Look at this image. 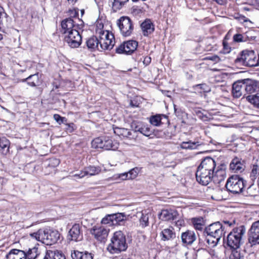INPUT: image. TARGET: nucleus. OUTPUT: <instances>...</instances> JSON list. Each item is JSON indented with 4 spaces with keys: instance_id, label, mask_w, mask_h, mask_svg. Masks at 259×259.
Masks as SVG:
<instances>
[{
    "instance_id": "nucleus-1",
    "label": "nucleus",
    "mask_w": 259,
    "mask_h": 259,
    "mask_svg": "<svg viewBox=\"0 0 259 259\" xmlns=\"http://www.w3.org/2000/svg\"><path fill=\"white\" fill-rule=\"evenodd\" d=\"M225 226L220 222H217L205 227L203 234L207 243L212 246H216L222 236L226 232Z\"/></svg>"
},
{
    "instance_id": "nucleus-2",
    "label": "nucleus",
    "mask_w": 259,
    "mask_h": 259,
    "mask_svg": "<svg viewBox=\"0 0 259 259\" xmlns=\"http://www.w3.org/2000/svg\"><path fill=\"white\" fill-rule=\"evenodd\" d=\"M127 246L125 235L119 231L113 234L107 249L112 254L119 253L125 251Z\"/></svg>"
},
{
    "instance_id": "nucleus-3",
    "label": "nucleus",
    "mask_w": 259,
    "mask_h": 259,
    "mask_svg": "<svg viewBox=\"0 0 259 259\" xmlns=\"http://www.w3.org/2000/svg\"><path fill=\"white\" fill-rule=\"evenodd\" d=\"M32 238L41 242L47 245L56 243L60 238V233L57 230L46 229L39 230L37 232L30 234Z\"/></svg>"
},
{
    "instance_id": "nucleus-4",
    "label": "nucleus",
    "mask_w": 259,
    "mask_h": 259,
    "mask_svg": "<svg viewBox=\"0 0 259 259\" xmlns=\"http://www.w3.org/2000/svg\"><path fill=\"white\" fill-rule=\"evenodd\" d=\"M246 232L244 226L234 228L228 235L227 244L232 249H238L244 242L243 237Z\"/></svg>"
},
{
    "instance_id": "nucleus-5",
    "label": "nucleus",
    "mask_w": 259,
    "mask_h": 259,
    "mask_svg": "<svg viewBox=\"0 0 259 259\" xmlns=\"http://www.w3.org/2000/svg\"><path fill=\"white\" fill-rule=\"evenodd\" d=\"M235 63L249 67L258 65L259 58L253 51H243L235 60Z\"/></svg>"
},
{
    "instance_id": "nucleus-6",
    "label": "nucleus",
    "mask_w": 259,
    "mask_h": 259,
    "mask_svg": "<svg viewBox=\"0 0 259 259\" xmlns=\"http://www.w3.org/2000/svg\"><path fill=\"white\" fill-rule=\"evenodd\" d=\"M93 148H100L105 150H115L118 147V143L113 141L109 137H100L94 139L92 142Z\"/></svg>"
},
{
    "instance_id": "nucleus-7",
    "label": "nucleus",
    "mask_w": 259,
    "mask_h": 259,
    "mask_svg": "<svg viewBox=\"0 0 259 259\" xmlns=\"http://www.w3.org/2000/svg\"><path fill=\"white\" fill-rule=\"evenodd\" d=\"M99 36V49L98 51L111 50L114 46V36L112 33L108 31L101 30Z\"/></svg>"
},
{
    "instance_id": "nucleus-8",
    "label": "nucleus",
    "mask_w": 259,
    "mask_h": 259,
    "mask_svg": "<svg viewBox=\"0 0 259 259\" xmlns=\"http://www.w3.org/2000/svg\"><path fill=\"white\" fill-rule=\"evenodd\" d=\"M225 186L229 192L233 194L239 193L244 187L243 180L237 175L232 176L228 179Z\"/></svg>"
},
{
    "instance_id": "nucleus-9",
    "label": "nucleus",
    "mask_w": 259,
    "mask_h": 259,
    "mask_svg": "<svg viewBox=\"0 0 259 259\" xmlns=\"http://www.w3.org/2000/svg\"><path fill=\"white\" fill-rule=\"evenodd\" d=\"M120 33L123 36H129L133 32L134 26L132 20L126 16L121 17L117 21Z\"/></svg>"
},
{
    "instance_id": "nucleus-10",
    "label": "nucleus",
    "mask_w": 259,
    "mask_h": 259,
    "mask_svg": "<svg viewBox=\"0 0 259 259\" xmlns=\"http://www.w3.org/2000/svg\"><path fill=\"white\" fill-rule=\"evenodd\" d=\"M65 41L72 48L78 47L81 43V36L77 30L74 29L64 36Z\"/></svg>"
},
{
    "instance_id": "nucleus-11",
    "label": "nucleus",
    "mask_w": 259,
    "mask_h": 259,
    "mask_svg": "<svg viewBox=\"0 0 259 259\" xmlns=\"http://www.w3.org/2000/svg\"><path fill=\"white\" fill-rule=\"evenodd\" d=\"M138 46V43L134 40H130L124 41L118 46L115 52L117 54H124L129 55L134 52Z\"/></svg>"
},
{
    "instance_id": "nucleus-12",
    "label": "nucleus",
    "mask_w": 259,
    "mask_h": 259,
    "mask_svg": "<svg viewBox=\"0 0 259 259\" xmlns=\"http://www.w3.org/2000/svg\"><path fill=\"white\" fill-rule=\"evenodd\" d=\"M248 242L251 246L259 244V220L253 223L249 230Z\"/></svg>"
},
{
    "instance_id": "nucleus-13",
    "label": "nucleus",
    "mask_w": 259,
    "mask_h": 259,
    "mask_svg": "<svg viewBox=\"0 0 259 259\" xmlns=\"http://www.w3.org/2000/svg\"><path fill=\"white\" fill-rule=\"evenodd\" d=\"M213 174L208 171H204L201 168H197L196 172V178L197 181L202 184L206 186L208 185L211 181Z\"/></svg>"
},
{
    "instance_id": "nucleus-14",
    "label": "nucleus",
    "mask_w": 259,
    "mask_h": 259,
    "mask_svg": "<svg viewBox=\"0 0 259 259\" xmlns=\"http://www.w3.org/2000/svg\"><path fill=\"white\" fill-rule=\"evenodd\" d=\"M245 164L244 160L242 158L235 157L230 163V169L233 172L241 173L245 168Z\"/></svg>"
},
{
    "instance_id": "nucleus-15",
    "label": "nucleus",
    "mask_w": 259,
    "mask_h": 259,
    "mask_svg": "<svg viewBox=\"0 0 259 259\" xmlns=\"http://www.w3.org/2000/svg\"><path fill=\"white\" fill-rule=\"evenodd\" d=\"M216 165L217 164L214 159L210 157H207L201 161L198 168L213 174L214 170L215 169Z\"/></svg>"
},
{
    "instance_id": "nucleus-16",
    "label": "nucleus",
    "mask_w": 259,
    "mask_h": 259,
    "mask_svg": "<svg viewBox=\"0 0 259 259\" xmlns=\"http://www.w3.org/2000/svg\"><path fill=\"white\" fill-rule=\"evenodd\" d=\"M109 230L103 226H95L91 229L90 232L97 240L101 241L107 237Z\"/></svg>"
},
{
    "instance_id": "nucleus-17",
    "label": "nucleus",
    "mask_w": 259,
    "mask_h": 259,
    "mask_svg": "<svg viewBox=\"0 0 259 259\" xmlns=\"http://www.w3.org/2000/svg\"><path fill=\"white\" fill-rule=\"evenodd\" d=\"M78 28V26L74 24V22L72 18H66L61 22V32L65 35Z\"/></svg>"
},
{
    "instance_id": "nucleus-18",
    "label": "nucleus",
    "mask_w": 259,
    "mask_h": 259,
    "mask_svg": "<svg viewBox=\"0 0 259 259\" xmlns=\"http://www.w3.org/2000/svg\"><path fill=\"white\" fill-rule=\"evenodd\" d=\"M179 213L175 209H163L159 214V219L163 221H170L176 220Z\"/></svg>"
},
{
    "instance_id": "nucleus-19",
    "label": "nucleus",
    "mask_w": 259,
    "mask_h": 259,
    "mask_svg": "<svg viewBox=\"0 0 259 259\" xmlns=\"http://www.w3.org/2000/svg\"><path fill=\"white\" fill-rule=\"evenodd\" d=\"M244 88L248 94H252L259 91V82L256 80L246 78L243 79Z\"/></svg>"
},
{
    "instance_id": "nucleus-20",
    "label": "nucleus",
    "mask_w": 259,
    "mask_h": 259,
    "mask_svg": "<svg viewBox=\"0 0 259 259\" xmlns=\"http://www.w3.org/2000/svg\"><path fill=\"white\" fill-rule=\"evenodd\" d=\"M226 177V171L223 165L216 166L214 170L212 181L215 184H220L223 181Z\"/></svg>"
},
{
    "instance_id": "nucleus-21",
    "label": "nucleus",
    "mask_w": 259,
    "mask_h": 259,
    "mask_svg": "<svg viewBox=\"0 0 259 259\" xmlns=\"http://www.w3.org/2000/svg\"><path fill=\"white\" fill-rule=\"evenodd\" d=\"M69 239L74 241L82 240V235L80 232V227L79 224H74L69 231Z\"/></svg>"
},
{
    "instance_id": "nucleus-22",
    "label": "nucleus",
    "mask_w": 259,
    "mask_h": 259,
    "mask_svg": "<svg viewBox=\"0 0 259 259\" xmlns=\"http://www.w3.org/2000/svg\"><path fill=\"white\" fill-rule=\"evenodd\" d=\"M142 33L145 36H148L154 31V25L150 19H146L141 24Z\"/></svg>"
},
{
    "instance_id": "nucleus-23",
    "label": "nucleus",
    "mask_w": 259,
    "mask_h": 259,
    "mask_svg": "<svg viewBox=\"0 0 259 259\" xmlns=\"http://www.w3.org/2000/svg\"><path fill=\"white\" fill-rule=\"evenodd\" d=\"M244 82L243 79L235 82L232 85V94L233 97L240 98L243 94Z\"/></svg>"
},
{
    "instance_id": "nucleus-24",
    "label": "nucleus",
    "mask_w": 259,
    "mask_h": 259,
    "mask_svg": "<svg viewBox=\"0 0 259 259\" xmlns=\"http://www.w3.org/2000/svg\"><path fill=\"white\" fill-rule=\"evenodd\" d=\"M183 243L188 245L192 244L196 239V236L193 231L187 230L181 234Z\"/></svg>"
},
{
    "instance_id": "nucleus-25",
    "label": "nucleus",
    "mask_w": 259,
    "mask_h": 259,
    "mask_svg": "<svg viewBox=\"0 0 259 259\" xmlns=\"http://www.w3.org/2000/svg\"><path fill=\"white\" fill-rule=\"evenodd\" d=\"M6 259H26L25 251L13 249L6 255Z\"/></svg>"
},
{
    "instance_id": "nucleus-26",
    "label": "nucleus",
    "mask_w": 259,
    "mask_h": 259,
    "mask_svg": "<svg viewBox=\"0 0 259 259\" xmlns=\"http://www.w3.org/2000/svg\"><path fill=\"white\" fill-rule=\"evenodd\" d=\"M99 37L93 36L87 40L86 44L88 49L91 51H98V49H99Z\"/></svg>"
},
{
    "instance_id": "nucleus-27",
    "label": "nucleus",
    "mask_w": 259,
    "mask_h": 259,
    "mask_svg": "<svg viewBox=\"0 0 259 259\" xmlns=\"http://www.w3.org/2000/svg\"><path fill=\"white\" fill-rule=\"evenodd\" d=\"M161 240L163 241L169 240L176 237V234L172 227L164 229L160 233Z\"/></svg>"
},
{
    "instance_id": "nucleus-28",
    "label": "nucleus",
    "mask_w": 259,
    "mask_h": 259,
    "mask_svg": "<svg viewBox=\"0 0 259 259\" xmlns=\"http://www.w3.org/2000/svg\"><path fill=\"white\" fill-rule=\"evenodd\" d=\"M248 32L245 33L244 34L237 33L234 35L233 37V41L237 43L245 42L250 40H254L255 39L254 36H249L248 34Z\"/></svg>"
},
{
    "instance_id": "nucleus-29",
    "label": "nucleus",
    "mask_w": 259,
    "mask_h": 259,
    "mask_svg": "<svg viewBox=\"0 0 259 259\" xmlns=\"http://www.w3.org/2000/svg\"><path fill=\"white\" fill-rule=\"evenodd\" d=\"M132 127L134 128V130L135 132H138L146 137L150 136L153 133L152 130L147 125L140 126V125H136L135 127L132 125Z\"/></svg>"
},
{
    "instance_id": "nucleus-30",
    "label": "nucleus",
    "mask_w": 259,
    "mask_h": 259,
    "mask_svg": "<svg viewBox=\"0 0 259 259\" xmlns=\"http://www.w3.org/2000/svg\"><path fill=\"white\" fill-rule=\"evenodd\" d=\"M191 223L196 230L203 231L205 221L203 218L198 217L192 218Z\"/></svg>"
},
{
    "instance_id": "nucleus-31",
    "label": "nucleus",
    "mask_w": 259,
    "mask_h": 259,
    "mask_svg": "<svg viewBox=\"0 0 259 259\" xmlns=\"http://www.w3.org/2000/svg\"><path fill=\"white\" fill-rule=\"evenodd\" d=\"M72 259H93V256L91 253L87 251L80 252L78 250H74L71 253Z\"/></svg>"
},
{
    "instance_id": "nucleus-32",
    "label": "nucleus",
    "mask_w": 259,
    "mask_h": 259,
    "mask_svg": "<svg viewBox=\"0 0 259 259\" xmlns=\"http://www.w3.org/2000/svg\"><path fill=\"white\" fill-rule=\"evenodd\" d=\"M44 259H66L64 255L58 251H48Z\"/></svg>"
},
{
    "instance_id": "nucleus-33",
    "label": "nucleus",
    "mask_w": 259,
    "mask_h": 259,
    "mask_svg": "<svg viewBox=\"0 0 259 259\" xmlns=\"http://www.w3.org/2000/svg\"><path fill=\"white\" fill-rule=\"evenodd\" d=\"M201 145V144L198 141L192 142L189 140L187 142H183L181 144V147L184 149L193 150L197 149Z\"/></svg>"
},
{
    "instance_id": "nucleus-34",
    "label": "nucleus",
    "mask_w": 259,
    "mask_h": 259,
    "mask_svg": "<svg viewBox=\"0 0 259 259\" xmlns=\"http://www.w3.org/2000/svg\"><path fill=\"white\" fill-rule=\"evenodd\" d=\"M27 80V84L31 87H35L38 83L39 79L37 73L30 75L28 77L22 80L23 82Z\"/></svg>"
},
{
    "instance_id": "nucleus-35",
    "label": "nucleus",
    "mask_w": 259,
    "mask_h": 259,
    "mask_svg": "<svg viewBox=\"0 0 259 259\" xmlns=\"http://www.w3.org/2000/svg\"><path fill=\"white\" fill-rule=\"evenodd\" d=\"M25 254L26 259H35L39 255L38 248L36 247L29 248L28 250L25 251Z\"/></svg>"
},
{
    "instance_id": "nucleus-36",
    "label": "nucleus",
    "mask_w": 259,
    "mask_h": 259,
    "mask_svg": "<svg viewBox=\"0 0 259 259\" xmlns=\"http://www.w3.org/2000/svg\"><path fill=\"white\" fill-rule=\"evenodd\" d=\"M101 168L99 166L90 165L84 168V174L86 175L94 176L99 174L101 171Z\"/></svg>"
},
{
    "instance_id": "nucleus-37",
    "label": "nucleus",
    "mask_w": 259,
    "mask_h": 259,
    "mask_svg": "<svg viewBox=\"0 0 259 259\" xmlns=\"http://www.w3.org/2000/svg\"><path fill=\"white\" fill-rule=\"evenodd\" d=\"M10 142L5 137L0 138V147L2 150V153L6 154L9 151Z\"/></svg>"
},
{
    "instance_id": "nucleus-38",
    "label": "nucleus",
    "mask_w": 259,
    "mask_h": 259,
    "mask_svg": "<svg viewBox=\"0 0 259 259\" xmlns=\"http://www.w3.org/2000/svg\"><path fill=\"white\" fill-rule=\"evenodd\" d=\"M128 0H114L112 9L114 11L120 10Z\"/></svg>"
},
{
    "instance_id": "nucleus-39",
    "label": "nucleus",
    "mask_w": 259,
    "mask_h": 259,
    "mask_svg": "<svg viewBox=\"0 0 259 259\" xmlns=\"http://www.w3.org/2000/svg\"><path fill=\"white\" fill-rule=\"evenodd\" d=\"M112 220L113 223L112 224L116 225L119 224V223L124 220V215L121 213L112 214Z\"/></svg>"
},
{
    "instance_id": "nucleus-40",
    "label": "nucleus",
    "mask_w": 259,
    "mask_h": 259,
    "mask_svg": "<svg viewBox=\"0 0 259 259\" xmlns=\"http://www.w3.org/2000/svg\"><path fill=\"white\" fill-rule=\"evenodd\" d=\"M115 134L117 133L118 135H121L125 137H129L131 135V133L127 129L124 128H116L114 130Z\"/></svg>"
},
{
    "instance_id": "nucleus-41",
    "label": "nucleus",
    "mask_w": 259,
    "mask_h": 259,
    "mask_svg": "<svg viewBox=\"0 0 259 259\" xmlns=\"http://www.w3.org/2000/svg\"><path fill=\"white\" fill-rule=\"evenodd\" d=\"M140 224L142 228H145L149 225V216L148 214L142 213L140 219Z\"/></svg>"
},
{
    "instance_id": "nucleus-42",
    "label": "nucleus",
    "mask_w": 259,
    "mask_h": 259,
    "mask_svg": "<svg viewBox=\"0 0 259 259\" xmlns=\"http://www.w3.org/2000/svg\"><path fill=\"white\" fill-rule=\"evenodd\" d=\"M248 100L252 104L259 108V94L252 96H248L247 97Z\"/></svg>"
},
{
    "instance_id": "nucleus-43",
    "label": "nucleus",
    "mask_w": 259,
    "mask_h": 259,
    "mask_svg": "<svg viewBox=\"0 0 259 259\" xmlns=\"http://www.w3.org/2000/svg\"><path fill=\"white\" fill-rule=\"evenodd\" d=\"M161 117L159 115L152 116L150 119V123L155 126H158L160 124Z\"/></svg>"
},
{
    "instance_id": "nucleus-44",
    "label": "nucleus",
    "mask_w": 259,
    "mask_h": 259,
    "mask_svg": "<svg viewBox=\"0 0 259 259\" xmlns=\"http://www.w3.org/2000/svg\"><path fill=\"white\" fill-rule=\"evenodd\" d=\"M230 259H243V255L237 249H233L230 255Z\"/></svg>"
},
{
    "instance_id": "nucleus-45",
    "label": "nucleus",
    "mask_w": 259,
    "mask_h": 259,
    "mask_svg": "<svg viewBox=\"0 0 259 259\" xmlns=\"http://www.w3.org/2000/svg\"><path fill=\"white\" fill-rule=\"evenodd\" d=\"M139 168L138 167H135L130 170L127 174L128 175V177L130 179H135L138 174H139Z\"/></svg>"
},
{
    "instance_id": "nucleus-46",
    "label": "nucleus",
    "mask_w": 259,
    "mask_h": 259,
    "mask_svg": "<svg viewBox=\"0 0 259 259\" xmlns=\"http://www.w3.org/2000/svg\"><path fill=\"white\" fill-rule=\"evenodd\" d=\"M112 223H113V222L111 214L106 215L105 217L103 218L101 221V223L102 224H108L109 226L114 225L113 224H112Z\"/></svg>"
},
{
    "instance_id": "nucleus-47",
    "label": "nucleus",
    "mask_w": 259,
    "mask_h": 259,
    "mask_svg": "<svg viewBox=\"0 0 259 259\" xmlns=\"http://www.w3.org/2000/svg\"><path fill=\"white\" fill-rule=\"evenodd\" d=\"M259 174V168H258L257 165H254L253 167L250 172V179L253 181L256 179V177L258 176Z\"/></svg>"
},
{
    "instance_id": "nucleus-48",
    "label": "nucleus",
    "mask_w": 259,
    "mask_h": 259,
    "mask_svg": "<svg viewBox=\"0 0 259 259\" xmlns=\"http://www.w3.org/2000/svg\"><path fill=\"white\" fill-rule=\"evenodd\" d=\"M222 191L220 189H218L215 190V193L211 196V198L216 200H221L223 199V196L221 195H219L222 193Z\"/></svg>"
},
{
    "instance_id": "nucleus-49",
    "label": "nucleus",
    "mask_w": 259,
    "mask_h": 259,
    "mask_svg": "<svg viewBox=\"0 0 259 259\" xmlns=\"http://www.w3.org/2000/svg\"><path fill=\"white\" fill-rule=\"evenodd\" d=\"M255 186L252 184L247 188V193L248 195L250 196H255L256 195L257 191L255 190Z\"/></svg>"
},
{
    "instance_id": "nucleus-50",
    "label": "nucleus",
    "mask_w": 259,
    "mask_h": 259,
    "mask_svg": "<svg viewBox=\"0 0 259 259\" xmlns=\"http://www.w3.org/2000/svg\"><path fill=\"white\" fill-rule=\"evenodd\" d=\"M54 119L59 124L64 123L67 121V119L65 117H61L60 115L57 114L54 115Z\"/></svg>"
},
{
    "instance_id": "nucleus-51",
    "label": "nucleus",
    "mask_w": 259,
    "mask_h": 259,
    "mask_svg": "<svg viewBox=\"0 0 259 259\" xmlns=\"http://www.w3.org/2000/svg\"><path fill=\"white\" fill-rule=\"evenodd\" d=\"M203 60H211L214 63H218L220 61V58L217 55H212L205 57Z\"/></svg>"
},
{
    "instance_id": "nucleus-52",
    "label": "nucleus",
    "mask_w": 259,
    "mask_h": 259,
    "mask_svg": "<svg viewBox=\"0 0 259 259\" xmlns=\"http://www.w3.org/2000/svg\"><path fill=\"white\" fill-rule=\"evenodd\" d=\"M65 131L68 133H72L75 129V126L74 123H66Z\"/></svg>"
},
{
    "instance_id": "nucleus-53",
    "label": "nucleus",
    "mask_w": 259,
    "mask_h": 259,
    "mask_svg": "<svg viewBox=\"0 0 259 259\" xmlns=\"http://www.w3.org/2000/svg\"><path fill=\"white\" fill-rule=\"evenodd\" d=\"M68 15L70 16L69 18H75L78 15V9H70L68 12Z\"/></svg>"
},
{
    "instance_id": "nucleus-54",
    "label": "nucleus",
    "mask_w": 259,
    "mask_h": 259,
    "mask_svg": "<svg viewBox=\"0 0 259 259\" xmlns=\"http://www.w3.org/2000/svg\"><path fill=\"white\" fill-rule=\"evenodd\" d=\"M197 87L199 89L203 90L204 92H208L210 91L208 86L204 83L197 84Z\"/></svg>"
},
{
    "instance_id": "nucleus-55",
    "label": "nucleus",
    "mask_w": 259,
    "mask_h": 259,
    "mask_svg": "<svg viewBox=\"0 0 259 259\" xmlns=\"http://www.w3.org/2000/svg\"><path fill=\"white\" fill-rule=\"evenodd\" d=\"M224 50L226 53H228L231 51V47L229 46L227 42L224 41L223 42Z\"/></svg>"
},
{
    "instance_id": "nucleus-56",
    "label": "nucleus",
    "mask_w": 259,
    "mask_h": 259,
    "mask_svg": "<svg viewBox=\"0 0 259 259\" xmlns=\"http://www.w3.org/2000/svg\"><path fill=\"white\" fill-rule=\"evenodd\" d=\"M235 221H224L223 222V225L225 226V228H226V227H230L233 224H235ZM227 229H226V230Z\"/></svg>"
},
{
    "instance_id": "nucleus-57",
    "label": "nucleus",
    "mask_w": 259,
    "mask_h": 259,
    "mask_svg": "<svg viewBox=\"0 0 259 259\" xmlns=\"http://www.w3.org/2000/svg\"><path fill=\"white\" fill-rule=\"evenodd\" d=\"M119 178L122 180H129L128 175L127 172H124L120 174L119 176Z\"/></svg>"
},
{
    "instance_id": "nucleus-58",
    "label": "nucleus",
    "mask_w": 259,
    "mask_h": 259,
    "mask_svg": "<svg viewBox=\"0 0 259 259\" xmlns=\"http://www.w3.org/2000/svg\"><path fill=\"white\" fill-rule=\"evenodd\" d=\"M151 61V58L149 56H146L144 58L143 60V64H145L146 66L148 65Z\"/></svg>"
},
{
    "instance_id": "nucleus-59",
    "label": "nucleus",
    "mask_w": 259,
    "mask_h": 259,
    "mask_svg": "<svg viewBox=\"0 0 259 259\" xmlns=\"http://www.w3.org/2000/svg\"><path fill=\"white\" fill-rule=\"evenodd\" d=\"M85 176V175L84 174V171H81L79 174H75L74 175H73V177L78 178H82Z\"/></svg>"
},
{
    "instance_id": "nucleus-60",
    "label": "nucleus",
    "mask_w": 259,
    "mask_h": 259,
    "mask_svg": "<svg viewBox=\"0 0 259 259\" xmlns=\"http://www.w3.org/2000/svg\"><path fill=\"white\" fill-rule=\"evenodd\" d=\"M184 223V222L183 220H178L176 223V225L177 226H182Z\"/></svg>"
},
{
    "instance_id": "nucleus-61",
    "label": "nucleus",
    "mask_w": 259,
    "mask_h": 259,
    "mask_svg": "<svg viewBox=\"0 0 259 259\" xmlns=\"http://www.w3.org/2000/svg\"><path fill=\"white\" fill-rule=\"evenodd\" d=\"M243 21L244 22H251V21L248 18H246L245 17L243 16Z\"/></svg>"
},
{
    "instance_id": "nucleus-62",
    "label": "nucleus",
    "mask_w": 259,
    "mask_h": 259,
    "mask_svg": "<svg viewBox=\"0 0 259 259\" xmlns=\"http://www.w3.org/2000/svg\"><path fill=\"white\" fill-rule=\"evenodd\" d=\"M77 0H67L69 3L73 4L75 3Z\"/></svg>"
},
{
    "instance_id": "nucleus-63",
    "label": "nucleus",
    "mask_w": 259,
    "mask_h": 259,
    "mask_svg": "<svg viewBox=\"0 0 259 259\" xmlns=\"http://www.w3.org/2000/svg\"><path fill=\"white\" fill-rule=\"evenodd\" d=\"M55 164H59V160L58 159H55Z\"/></svg>"
},
{
    "instance_id": "nucleus-64",
    "label": "nucleus",
    "mask_w": 259,
    "mask_h": 259,
    "mask_svg": "<svg viewBox=\"0 0 259 259\" xmlns=\"http://www.w3.org/2000/svg\"><path fill=\"white\" fill-rule=\"evenodd\" d=\"M121 259H135V258H133L132 257H129V258H122Z\"/></svg>"
}]
</instances>
